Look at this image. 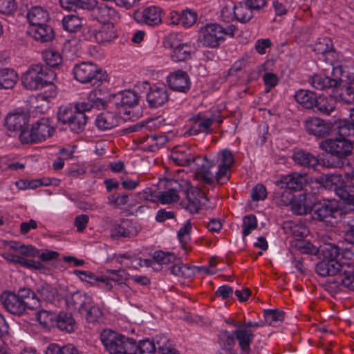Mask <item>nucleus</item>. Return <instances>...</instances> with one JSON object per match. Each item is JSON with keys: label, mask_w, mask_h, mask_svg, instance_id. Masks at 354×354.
Here are the masks:
<instances>
[{"label": "nucleus", "mask_w": 354, "mask_h": 354, "mask_svg": "<svg viewBox=\"0 0 354 354\" xmlns=\"http://www.w3.org/2000/svg\"><path fill=\"white\" fill-rule=\"evenodd\" d=\"M170 158L178 166L189 167L195 172L194 178L204 184L211 185L213 183L214 176L210 169L214 165L206 156H196L189 148L179 147L173 149Z\"/></svg>", "instance_id": "obj_1"}, {"label": "nucleus", "mask_w": 354, "mask_h": 354, "mask_svg": "<svg viewBox=\"0 0 354 354\" xmlns=\"http://www.w3.org/2000/svg\"><path fill=\"white\" fill-rule=\"evenodd\" d=\"M100 341L109 354H134L136 342L115 331L105 329L100 333Z\"/></svg>", "instance_id": "obj_2"}, {"label": "nucleus", "mask_w": 354, "mask_h": 354, "mask_svg": "<svg viewBox=\"0 0 354 354\" xmlns=\"http://www.w3.org/2000/svg\"><path fill=\"white\" fill-rule=\"evenodd\" d=\"M57 74L41 64H32L22 77V84L28 89H43L44 82L55 81Z\"/></svg>", "instance_id": "obj_3"}, {"label": "nucleus", "mask_w": 354, "mask_h": 354, "mask_svg": "<svg viewBox=\"0 0 354 354\" xmlns=\"http://www.w3.org/2000/svg\"><path fill=\"white\" fill-rule=\"evenodd\" d=\"M234 26L223 28L218 24H208L201 28L198 38V46L214 48L223 41L227 35H233Z\"/></svg>", "instance_id": "obj_4"}, {"label": "nucleus", "mask_w": 354, "mask_h": 354, "mask_svg": "<svg viewBox=\"0 0 354 354\" xmlns=\"http://www.w3.org/2000/svg\"><path fill=\"white\" fill-rule=\"evenodd\" d=\"M75 78L81 83H91L98 87L106 80L107 75L96 64L82 62L76 64L73 71Z\"/></svg>", "instance_id": "obj_5"}, {"label": "nucleus", "mask_w": 354, "mask_h": 354, "mask_svg": "<svg viewBox=\"0 0 354 354\" xmlns=\"http://www.w3.org/2000/svg\"><path fill=\"white\" fill-rule=\"evenodd\" d=\"M54 128L50 126L48 118H41L34 124L30 130L22 131L19 140L22 143H34L44 141L52 136Z\"/></svg>", "instance_id": "obj_6"}, {"label": "nucleus", "mask_w": 354, "mask_h": 354, "mask_svg": "<svg viewBox=\"0 0 354 354\" xmlns=\"http://www.w3.org/2000/svg\"><path fill=\"white\" fill-rule=\"evenodd\" d=\"M59 122L67 124L70 129L77 133L82 131L87 122L85 113L77 112L71 106H62L59 107L57 113Z\"/></svg>", "instance_id": "obj_7"}, {"label": "nucleus", "mask_w": 354, "mask_h": 354, "mask_svg": "<svg viewBox=\"0 0 354 354\" xmlns=\"http://www.w3.org/2000/svg\"><path fill=\"white\" fill-rule=\"evenodd\" d=\"M319 147L339 160L350 156L353 149L352 142L344 138L326 139L319 142Z\"/></svg>", "instance_id": "obj_8"}, {"label": "nucleus", "mask_w": 354, "mask_h": 354, "mask_svg": "<svg viewBox=\"0 0 354 354\" xmlns=\"http://www.w3.org/2000/svg\"><path fill=\"white\" fill-rule=\"evenodd\" d=\"M313 218L317 221L324 222L326 225H333L336 218V214L339 209L334 201H324L314 205L312 207Z\"/></svg>", "instance_id": "obj_9"}, {"label": "nucleus", "mask_w": 354, "mask_h": 354, "mask_svg": "<svg viewBox=\"0 0 354 354\" xmlns=\"http://www.w3.org/2000/svg\"><path fill=\"white\" fill-rule=\"evenodd\" d=\"M1 301L5 308L13 315H21L26 308H35L30 302L24 300L19 295L12 292H4L1 295Z\"/></svg>", "instance_id": "obj_10"}, {"label": "nucleus", "mask_w": 354, "mask_h": 354, "mask_svg": "<svg viewBox=\"0 0 354 354\" xmlns=\"http://www.w3.org/2000/svg\"><path fill=\"white\" fill-rule=\"evenodd\" d=\"M185 196V208L192 214L197 213L202 207L207 206L208 198L205 193L198 188H189Z\"/></svg>", "instance_id": "obj_11"}, {"label": "nucleus", "mask_w": 354, "mask_h": 354, "mask_svg": "<svg viewBox=\"0 0 354 354\" xmlns=\"http://www.w3.org/2000/svg\"><path fill=\"white\" fill-rule=\"evenodd\" d=\"M138 100V95L135 91H124L115 95L112 103L117 107L118 113L130 115V111H127V109L136 106Z\"/></svg>", "instance_id": "obj_12"}, {"label": "nucleus", "mask_w": 354, "mask_h": 354, "mask_svg": "<svg viewBox=\"0 0 354 354\" xmlns=\"http://www.w3.org/2000/svg\"><path fill=\"white\" fill-rule=\"evenodd\" d=\"M174 37H167L165 41L167 48H171V57L174 62H184L192 57L193 48L187 44H177Z\"/></svg>", "instance_id": "obj_13"}, {"label": "nucleus", "mask_w": 354, "mask_h": 354, "mask_svg": "<svg viewBox=\"0 0 354 354\" xmlns=\"http://www.w3.org/2000/svg\"><path fill=\"white\" fill-rule=\"evenodd\" d=\"M161 13L162 10L159 7L149 6L135 12L133 16L138 23L153 26L161 23Z\"/></svg>", "instance_id": "obj_14"}, {"label": "nucleus", "mask_w": 354, "mask_h": 354, "mask_svg": "<svg viewBox=\"0 0 354 354\" xmlns=\"http://www.w3.org/2000/svg\"><path fill=\"white\" fill-rule=\"evenodd\" d=\"M110 223H111L110 230L111 236L113 239L119 237H133L136 236L140 231V228H138L135 223L128 219L122 220L120 223L113 222L110 220Z\"/></svg>", "instance_id": "obj_15"}, {"label": "nucleus", "mask_w": 354, "mask_h": 354, "mask_svg": "<svg viewBox=\"0 0 354 354\" xmlns=\"http://www.w3.org/2000/svg\"><path fill=\"white\" fill-rule=\"evenodd\" d=\"M332 126V123L317 117L310 118L305 122L307 132L317 138H323L329 135Z\"/></svg>", "instance_id": "obj_16"}, {"label": "nucleus", "mask_w": 354, "mask_h": 354, "mask_svg": "<svg viewBox=\"0 0 354 354\" xmlns=\"http://www.w3.org/2000/svg\"><path fill=\"white\" fill-rule=\"evenodd\" d=\"M345 266L339 261L324 259L316 266V272L322 277L337 276L336 282L339 279V274H342Z\"/></svg>", "instance_id": "obj_17"}, {"label": "nucleus", "mask_w": 354, "mask_h": 354, "mask_svg": "<svg viewBox=\"0 0 354 354\" xmlns=\"http://www.w3.org/2000/svg\"><path fill=\"white\" fill-rule=\"evenodd\" d=\"M167 83L171 89L187 93L190 88V81L187 73L178 70L167 77Z\"/></svg>", "instance_id": "obj_18"}, {"label": "nucleus", "mask_w": 354, "mask_h": 354, "mask_svg": "<svg viewBox=\"0 0 354 354\" xmlns=\"http://www.w3.org/2000/svg\"><path fill=\"white\" fill-rule=\"evenodd\" d=\"M66 304L68 308L77 310L79 313L85 310V308L91 304L92 299L87 294L77 291L65 297Z\"/></svg>", "instance_id": "obj_19"}, {"label": "nucleus", "mask_w": 354, "mask_h": 354, "mask_svg": "<svg viewBox=\"0 0 354 354\" xmlns=\"http://www.w3.org/2000/svg\"><path fill=\"white\" fill-rule=\"evenodd\" d=\"M306 183V176L297 172L283 176L280 180L281 188L284 187L290 191L295 192L301 190Z\"/></svg>", "instance_id": "obj_20"}, {"label": "nucleus", "mask_w": 354, "mask_h": 354, "mask_svg": "<svg viewBox=\"0 0 354 354\" xmlns=\"http://www.w3.org/2000/svg\"><path fill=\"white\" fill-rule=\"evenodd\" d=\"M28 34L35 40L41 43L49 42L54 37L53 28L46 23L41 26H30Z\"/></svg>", "instance_id": "obj_21"}, {"label": "nucleus", "mask_w": 354, "mask_h": 354, "mask_svg": "<svg viewBox=\"0 0 354 354\" xmlns=\"http://www.w3.org/2000/svg\"><path fill=\"white\" fill-rule=\"evenodd\" d=\"M28 116L24 113H15L8 115L6 118V126L10 131H28L26 126L28 122Z\"/></svg>", "instance_id": "obj_22"}, {"label": "nucleus", "mask_w": 354, "mask_h": 354, "mask_svg": "<svg viewBox=\"0 0 354 354\" xmlns=\"http://www.w3.org/2000/svg\"><path fill=\"white\" fill-rule=\"evenodd\" d=\"M176 260V257L173 253L157 251L153 253V260L145 259L144 262L147 266L152 267L156 270H159L162 265L173 263Z\"/></svg>", "instance_id": "obj_23"}, {"label": "nucleus", "mask_w": 354, "mask_h": 354, "mask_svg": "<svg viewBox=\"0 0 354 354\" xmlns=\"http://www.w3.org/2000/svg\"><path fill=\"white\" fill-rule=\"evenodd\" d=\"M120 118L117 113L111 111H105L100 114L96 120L95 124L97 128L102 131L111 129L118 125Z\"/></svg>", "instance_id": "obj_24"}, {"label": "nucleus", "mask_w": 354, "mask_h": 354, "mask_svg": "<svg viewBox=\"0 0 354 354\" xmlns=\"http://www.w3.org/2000/svg\"><path fill=\"white\" fill-rule=\"evenodd\" d=\"M168 100L169 96L165 87L155 86L151 88L147 96L149 105L153 108L163 105Z\"/></svg>", "instance_id": "obj_25"}, {"label": "nucleus", "mask_w": 354, "mask_h": 354, "mask_svg": "<svg viewBox=\"0 0 354 354\" xmlns=\"http://www.w3.org/2000/svg\"><path fill=\"white\" fill-rule=\"evenodd\" d=\"M93 12L95 18L104 24L113 23V21H115L119 18L116 10L104 3H101L98 6H96Z\"/></svg>", "instance_id": "obj_26"}, {"label": "nucleus", "mask_w": 354, "mask_h": 354, "mask_svg": "<svg viewBox=\"0 0 354 354\" xmlns=\"http://www.w3.org/2000/svg\"><path fill=\"white\" fill-rule=\"evenodd\" d=\"M95 39L99 44L110 43L117 37L113 23L104 24L95 33Z\"/></svg>", "instance_id": "obj_27"}, {"label": "nucleus", "mask_w": 354, "mask_h": 354, "mask_svg": "<svg viewBox=\"0 0 354 354\" xmlns=\"http://www.w3.org/2000/svg\"><path fill=\"white\" fill-rule=\"evenodd\" d=\"M335 194L342 200L352 205L354 210V183L351 178L347 182L342 180L338 187L335 188Z\"/></svg>", "instance_id": "obj_28"}, {"label": "nucleus", "mask_w": 354, "mask_h": 354, "mask_svg": "<svg viewBox=\"0 0 354 354\" xmlns=\"http://www.w3.org/2000/svg\"><path fill=\"white\" fill-rule=\"evenodd\" d=\"M48 12L39 6L32 8L27 13V19L30 26L44 25L48 21Z\"/></svg>", "instance_id": "obj_29"}, {"label": "nucleus", "mask_w": 354, "mask_h": 354, "mask_svg": "<svg viewBox=\"0 0 354 354\" xmlns=\"http://www.w3.org/2000/svg\"><path fill=\"white\" fill-rule=\"evenodd\" d=\"M294 161L301 167L315 169L318 165L317 158L310 152L300 150L293 155Z\"/></svg>", "instance_id": "obj_30"}, {"label": "nucleus", "mask_w": 354, "mask_h": 354, "mask_svg": "<svg viewBox=\"0 0 354 354\" xmlns=\"http://www.w3.org/2000/svg\"><path fill=\"white\" fill-rule=\"evenodd\" d=\"M243 354H249L254 335L250 330L239 328L234 333Z\"/></svg>", "instance_id": "obj_31"}, {"label": "nucleus", "mask_w": 354, "mask_h": 354, "mask_svg": "<svg viewBox=\"0 0 354 354\" xmlns=\"http://www.w3.org/2000/svg\"><path fill=\"white\" fill-rule=\"evenodd\" d=\"M317 97L314 92L304 89L297 91L295 95L297 102L307 109H312L315 107Z\"/></svg>", "instance_id": "obj_32"}, {"label": "nucleus", "mask_w": 354, "mask_h": 354, "mask_svg": "<svg viewBox=\"0 0 354 354\" xmlns=\"http://www.w3.org/2000/svg\"><path fill=\"white\" fill-rule=\"evenodd\" d=\"M215 121L216 118L214 117L202 119L198 118L190 128L189 131V134L197 135L200 133H212L211 127Z\"/></svg>", "instance_id": "obj_33"}, {"label": "nucleus", "mask_w": 354, "mask_h": 354, "mask_svg": "<svg viewBox=\"0 0 354 354\" xmlns=\"http://www.w3.org/2000/svg\"><path fill=\"white\" fill-rule=\"evenodd\" d=\"M18 80L17 74L12 69H0V89H10Z\"/></svg>", "instance_id": "obj_34"}, {"label": "nucleus", "mask_w": 354, "mask_h": 354, "mask_svg": "<svg viewBox=\"0 0 354 354\" xmlns=\"http://www.w3.org/2000/svg\"><path fill=\"white\" fill-rule=\"evenodd\" d=\"M315 107L317 108L320 113L329 115L335 109V100L331 96L317 97Z\"/></svg>", "instance_id": "obj_35"}, {"label": "nucleus", "mask_w": 354, "mask_h": 354, "mask_svg": "<svg viewBox=\"0 0 354 354\" xmlns=\"http://www.w3.org/2000/svg\"><path fill=\"white\" fill-rule=\"evenodd\" d=\"M57 326L61 330L71 333L75 330V321L71 315L62 312L57 316Z\"/></svg>", "instance_id": "obj_36"}, {"label": "nucleus", "mask_w": 354, "mask_h": 354, "mask_svg": "<svg viewBox=\"0 0 354 354\" xmlns=\"http://www.w3.org/2000/svg\"><path fill=\"white\" fill-rule=\"evenodd\" d=\"M62 25L68 32H76L81 30L82 21V19L77 15H68L63 18Z\"/></svg>", "instance_id": "obj_37"}, {"label": "nucleus", "mask_w": 354, "mask_h": 354, "mask_svg": "<svg viewBox=\"0 0 354 354\" xmlns=\"http://www.w3.org/2000/svg\"><path fill=\"white\" fill-rule=\"evenodd\" d=\"M290 205L292 211L299 215L306 214L312 209V207L306 204V196L304 194H300L296 200L293 199Z\"/></svg>", "instance_id": "obj_38"}, {"label": "nucleus", "mask_w": 354, "mask_h": 354, "mask_svg": "<svg viewBox=\"0 0 354 354\" xmlns=\"http://www.w3.org/2000/svg\"><path fill=\"white\" fill-rule=\"evenodd\" d=\"M37 294L41 299L50 303L55 301L57 297L56 288L46 283H44L38 287Z\"/></svg>", "instance_id": "obj_39"}, {"label": "nucleus", "mask_w": 354, "mask_h": 354, "mask_svg": "<svg viewBox=\"0 0 354 354\" xmlns=\"http://www.w3.org/2000/svg\"><path fill=\"white\" fill-rule=\"evenodd\" d=\"M80 314L84 315L88 322L96 323L101 319L102 312L101 309L98 306H95L92 301L91 304L87 306L85 308V310L81 312Z\"/></svg>", "instance_id": "obj_40"}, {"label": "nucleus", "mask_w": 354, "mask_h": 354, "mask_svg": "<svg viewBox=\"0 0 354 354\" xmlns=\"http://www.w3.org/2000/svg\"><path fill=\"white\" fill-rule=\"evenodd\" d=\"M46 64L51 68H57L62 64L63 59L61 54L53 49H48L42 53Z\"/></svg>", "instance_id": "obj_41"}, {"label": "nucleus", "mask_w": 354, "mask_h": 354, "mask_svg": "<svg viewBox=\"0 0 354 354\" xmlns=\"http://www.w3.org/2000/svg\"><path fill=\"white\" fill-rule=\"evenodd\" d=\"M275 202L279 206H288L290 205L294 199V194L290 190L285 188H280L274 192Z\"/></svg>", "instance_id": "obj_42"}, {"label": "nucleus", "mask_w": 354, "mask_h": 354, "mask_svg": "<svg viewBox=\"0 0 354 354\" xmlns=\"http://www.w3.org/2000/svg\"><path fill=\"white\" fill-rule=\"evenodd\" d=\"M252 17V11L247 6L243 4L235 5V19L241 22H248Z\"/></svg>", "instance_id": "obj_43"}, {"label": "nucleus", "mask_w": 354, "mask_h": 354, "mask_svg": "<svg viewBox=\"0 0 354 354\" xmlns=\"http://www.w3.org/2000/svg\"><path fill=\"white\" fill-rule=\"evenodd\" d=\"M136 350L134 354H156L158 351L157 342L155 344L153 341L145 339L140 341L139 344H136Z\"/></svg>", "instance_id": "obj_44"}, {"label": "nucleus", "mask_w": 354, "mask_h": 354, "mask_svg": "<svg viewBox=\"0 0 354 354\" xmlns=\"http://www.w3.org/2000/svg\"><path fill=\"white\" fill-rule=\"evenodd\" d=\"M310 84L316 89L324 90L333 88L330 77L326 75H315L309 80Z\"/></svg>", "instance_id": "obj_45"}, {"label": "nucleus", "mask_w": 354, "mask_h": 354, "mask_svg": "<svg viewBox=\"0 0 354 354\" xmlns=\"http://www.w3.org/2000/svg\"><path fill=\"white\" fill-rule=\"evenodd\" d=\"M337 283L341 284L351 291H354V270H344L342 274H339V279Z\"/></svg>", "instance_id": "obj_46"}, {"label": "nucleus", "mask_w": 354, "mask_h": 354, "mask_svg": "<svg viewBox=\"0 0 354 354\" xmlns=\"http://www.w3.org/2000/svg\"><path fill=\"white\" fill-rule=\"evenodd\" d=\"M339 133L343 136L354 135V108L350 110L349 120L339 127Z\"/></svg>", "instance_id": "obj_47"}, {"label": "nucleus", "mask_w": 354, "mask_h": 354, "mask_svg": "<svg viewBox=\"0 0 354 354\" xmlns=\"http://www.w3.org/2000/svg\"><path fill=\"white\" fill-rule=\"evenodd\" d=\"M157 344L160 354H179L178 351L171 347V344L165 336L157 337Z\"/></svg>", "instance_id": "obj_48"}, {"label": "nucleus", "mask_w": 354, "mask_h": 354, "mask_svg": "<svg viewBox=\"0 0 354 354\" xmlns=\"http://www.w3.org/2000/svg\"><path fill=\"white\" fill-rule=\"evenodd\" d=\"M135 141L142 144L145 150L154 151L158 149L153 135L149 136L147 133L145 135L138 136Z\"/></svg>", "instance_id": "obj_49"}, {"label": "nucleus", "mask_w": 354, "mask_h": 354, "mask_svg": "<svg viewBox=\"0 0 354 354\" xmlns=\"http://www.w3.org/2000/svg\"><path fill=\"white\" fill-rule=\"evenodd\" d=\"M213 165H214V167L210 169V171H212V169L213 168H214V167H215V165L214 163H213ZM230 169V167L220 165L218 166V171L216 172V174L213 175L214 180H216V182L221 185L225 183L230 179V175H229ZM211 172L213 173L212 171H211ZM214 183V181H213V183L211 185H212Z\"/></svg>", "instance_id": "obj_50"}, {"label": "nucleus", "mask_w": 354, "mask_h": 354, "mask_svg": "<svg viewBox=\"0 0 354 354\" xmlns=\"http://www.w3.org/2000/svg\"><path fill=\"white\" fill-rule=\"evenodd\" d=\"M197 19L196 13L191 10H185L181 12L179 17V23L184 27H191Z\"/></svg>", "instance_id": "obj_51"}, {"label": "nucleus", "mask_w": 354, "mask_h": 354, "mask_svg": "<svg viewBox=\"0 0 354 354\" xmlns=\"http://www.w3.org/2000/svg\"><path fill=\"white\" fill-rule=\"evenodd\" d=\"M257 227V220L255 216L251 214L244 216L242 224L243 236L249 235Z\"/></svg>", "instance_id": "obj_52"}, {"label": "nucleus", "mask_w": 354, "mask_h": 354, "mask_svg": "<svg viewBox=\"0 0 354 354\" xmlns=\"http://www.w3.org/2000/svg\"><path fill=\"white\" fill-rule=\"evenodd\" d=\"M344 73L345 68L343 66L337 64L333 66L332 77H330V80L333 87H337L342 84Z\"/></svg>", "instance_id": "obj_53"}, {"label": "nucleus", "mask_w": 354, "mask_h": 354, "mask_svg": "<svg viewBox=\"0 0 354 354\" xmlns=\"http://www.w3.org/2000/svg\"><path fill=\"white\" fill-rule=\"evenodd\" d=\"M341 249L335 244L328 245L323 250L325 259L339 261L338 258L342 254Z\"/></svg>", "instance_id": "obj_54"}, {"label": "nucleus", "mask_w": 354, "mask_h": 354, "mask_svg": "<svg viewBox=\"0 0 354 354\" xmlns=\"http://www.w3.org/2000/svg\"><path fill=\"white\" fill-rule=\"evenodd\" d=\"M342 180V176L337 174L326 175L322 177L324 187L333 189L335 192L336 187H338Z\"/></svg>", "instance_id": "obj_55"}, {"label": "nucleus", "mask_w": 354, "mask_h": 354, "mask_svg": "<svg viewBox=\"0 0 354 354\" xmlns=\"http://www.w3.org/2000/svg\"><path fill=\"white\" fill-rule=\"evenodd\" d=\"M339 99L344 104H354V86H348L344 88L339 95Z\"/></svg>", "instance_id": "obj_56"}, {"label": "nucleus", "mask_w": 354, "mask_h": 354, "mask_svg": "<svg viewBox=\"0 0 354 354\" xmlns=\"http://www.w3.org/2000/svg\"><path fill=\"white\" fill-rule=\"evenodd\" d=\"M264 316L266 321L269 324H272L274 322L282 321L284 317V313L279 310H265Z\"/></svg>", "instance_id": "obj_57"}, {"label": "nucleus", "mask_w": 354, "mask_h": 354, "mask_svg": "<svg viewBox=\"0 0 354 354\" xmlns=\"http://www.w3.org/2000/svg\"><path fill=\"white\" fill-rule=\"evenodd\" d=\"M101 95L102 93L100 90H93L88 93L87 100L94 107L99 109L101 106L103 107L104 105V101L101 97Z\"/></svg>", "instance_id": "obj_58"}, {"label": "nucleus", "mask_w": 354, "mask_h": 354, "mask_svg": "<svg viewBox=\"0 0 354 354\" xmlns=\"http://www.w3.org/2000/svg\"><path fill=\"white\" fill-rule=\"evenodd\" d=\"M54 81L50 82H44L43 88H47L43 93H39L38 97L42 100H48L50 98L53 97L56 95V86L53 84Z\"/></svg>", "instance_id": "obj_59"}, {"label": "nucleus", "mask_w": 354, "mask_h": 354, "mask_svg": "<svg viewBox=\"0 0 354 354\" xmlns=\"http://www.w3.org/2000/svg\"><path fill=\"white\" fill-rule=\"evenodd\" d=\"M192 230V223L190 221H187L183 227L180 229L178 232V236L180 242L184 247L188 241L190 239L189 234Z\"/></svg>", "instance_id": "obj_60"}, {"label": "nucleus", "mask_w": 354, "mask_h": 354, "mask_svg": "<svg viewBox=\"0 0 354 354\" xmlns=\"http://www.w3.org/2000/svg\"><path fill=\"white\" fill-rule=\"evenodd\" d=\"M158 198L161 203L170 204L178 201L180 196L178 194H176V192L169 189L167 191L161 192Z\"/></svg>", "instance_id": "obj_61"}, {"label": "nucleus", "mask_w": 354, "mask_h": 354, "mask_svg": "<svg viewBox=\"0 0 354 354\" xmlns=\"http://www.w3.org/2000/svg\"><path fill=\"white\" fill-rule=\"evenodd\" d=\"M17 10L15 0H0V12L4 15H12Z\"/></svg>", "instance_id": "obj_62"}, {"label": "nucleus", "mask_w": 354, "mask_h": 354, "mask_svg": "<svg viewBox=\"0 0 354 354\" xmlns=\"http://www.w3.org/2000/svg\"><path fill=\"white\" fill-rule=\"evenodd\" d=\"M169 184L171 186L169 189L178 195L179 193H183L185 194L189 189V184L185 180H182L181 183H180L178 180H171Z\"/></svg>", "instance_id": "obj_63"}, {"label": "nucleus", "mask_w": 354, "mask_h": 354, "mask_svg": "<svg viewBox=\"0 0 354 354\" xmlns=\"http://www.w3.org/2000/svg\"><path fill=\"white\" fill-rule=\"evenodd\" d=\"M20 297L24 300L30 302L32 306L36 308L39 304V299L36 297L35 292L30 289L22 288L19 290Z\"/></svg>", "instance_id": "obj_64"}]
</instances>
